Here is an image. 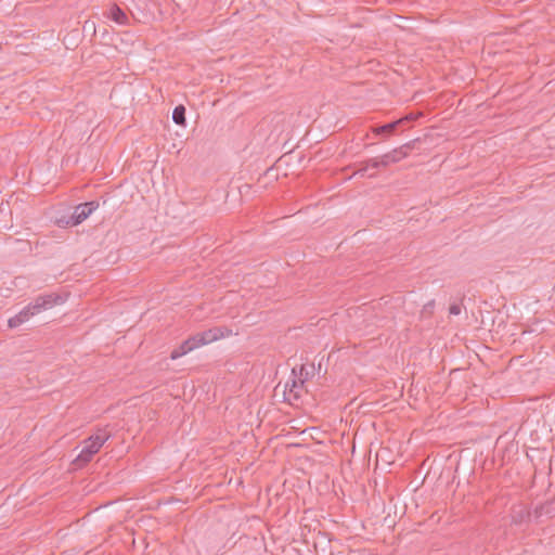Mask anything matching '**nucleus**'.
I'll return each mask as SVG.
<instances>
[{
  "instance_id": "f257e3e1",
  "label": "nucleus",
  "mask_w": 555,
  "mask_h": 555,
  "mask_svg": "<svg viewBox=\"0 0 555 555\" xmlns=\"http://www.w3.org/2000/svg\"><path fill=\"white\" fill-rule=\"evenodd\" d=\"M109 436V433L105 429H99L96 434L85 440L83 448L76 457L75 463L78 466H82L90 462L92 456L100 451Z\"/></svg>"
},
{
  "instance_id": "f03ea898",
  "label": "nucleus",
  "mask_w": 555,
  "mask_h": 555,
  "mask_svg": "<svg viewBox=\"0 0 555 555\" xmlns=\"http://www.w3.org/2000/svg\"><path fill=\"white\" fill-rule=\"evenodd\" d=\"M64 298L56 294H47L39 296L35 299L34 302L29 304V309L34 312V314H38L44 310L51 309L55 305L63 304Z\"/></svg>"
},
{
  "instance_id": "7ed1b4c3",
  "label": "nucleus",
  "mask_w": 555,
  "mask_h": 555,
  "mask_svg": "<svg viewBox=\"0 0 555 555\" xmlns=\"http://www.w3.org/2000/svg\"><path fill=\"white\" fill-rule=\"evenodd\" d=\"M99 204L95 202H89L78 205L72 217L66 221V225L74 227L85 221L93 210L98 208Z\"/></svg>"
},
{
  "instance_id": "20e7f679",
  "label": "nucleus",
  "mask_w": 555,
  "mask_h": 555,
  "mask_svg": "<svg viewBox=\"0 0 555 555\" xmlns=\"http://www.w3.org/2000/svg\"><path fill=\"white\" fill-rule=\"evenodd\" d=\"M411 144H404L398 149H395L380 156V163L383 167H387L391 164H396L409 155Z\"/></svg>"
},
{
  "instance_id": "39448f33",
  "label": "nucleus",
  "mask_w": 555,
  "mask_h": 555,
  "mask_svg": "<svg viewBox=\"0 0 555 555\" xmlns=\"http://www.w3.org/2000/svg\"><path fill=\"white\" fill-rule=\"evenodd\" d=\"M201 334H202V339L204 340L205 345H207V344L214 343L220 338L229 336L231 334V331H229L224 327H214V328L204 331Z\"/></svg>"
},
{
  "instance_id": "423d86ee",
  "label": "nucleus",
  "mask_w": 555,
  "mask_h": 555,
  "mask_svg": "<svg viewBox=\"0 0 555 555\" xmlns=\"http://www.w3.org/2000/svg\"><path fill=\"white\" fill-rule=\"evenodd\" d=\"M105 16L118 25L129 24V17L117 4H112L105 13Z\"/></svg>"
},
{
  "instance_id": "0eeeda50",
  "label": "nucleus",
  "mask_w": 555,
  "mask_h": 555,
  "mask_svg": "<svg viewBox=\"0 0 555 555\" xmlns=\"http://www.w3.org/2000/svg\"><path fill=\"white\" fill-rule=\"evenodd\" d=\"M34 315H35L34 312L27 306L22 311H20L16 315L10 318L8 321V325L11 328L18 327L20 325L27 322Z\"/></svg>"
},
{
  "instance_id": "6e6552de",
  "label": "nucleus",
  "mask_w": 555,
  "mask_h": 555,
  "mask_svg": "<svg viewBox=\"0 0 555 555\" xmlns=\"http://www.w3.org/2000/svg\"><path fill=\"white\" fill-rule=\"evenodd\" d=\"M403 124H404V119H398L393 122L374 128L373 132L376 134L390 135L393 133V131L397 129L398 126L403 125Z\"/></svg>"
},
{
  "instance_id": "1a4fd4ad",
  "label": "nucleus",
  "mask_w": 555,
  "mask_h": 555,
  "mask_svg": "<svg viewBox=\"0 0 555 555\" xmlns=\"http://www.w3.org/2000/svg\"><path fill=\"white\" fill-rule=\"evenodd\" d=\"M185 345H186V350H194L198 347H202V346H205V343L204 340L202 339V334L201 333H197L195 335H193L192 337H190L189 339H186L185 341Z\"/></svg>"
},
{
  "instance_id": "9d476101",
  "label": "nucleus",
  "mask_w": 555,
  "mask_h": 555,
  "mask_svg": "<svg viewBox=\"0 0 555 555\" xmlns=\"http://www.w3.org/2000/svg\"><path fill=\"white\" fill-rule=\"evenodd\" d=\"M383 167L380 163V156L376 158H372L364 163V165L356 172L357 175L364 176L369 168H379Z\"/></svg>"
},
{
  "instance_id": "9b49d317",
  "label": "nucleus",
  "mask_w": 555,
  "mask_h": 555,
  "mask_svg": "<svg viewBox=\"0 0 555 555\" xmlns=\"http://www.w3.org/2000/svg\"><path fill=\"white\" fill-rule=\"evenodd\" d=\"M172 119L177 125H185V108L183 105L176 106L172 113Z\"/></svg>"
},
{
  "instance_id": "f8f14e48",
  "label": "nucleus",
  "mask_w": 555,
  "mask_h": 555,
  "mask_svg": "<svg viewBox=\"0 0 555 555\" xmlns=\"http://www.w3.org/2000/svg\"><path fill=\"white\" fill-rule=\"evenodd\" d=\"M185 348H186V345L183 341V344L179 348L175 349L171 352V359L176 360L191 351V350H186Z\"/></svg>"
},
{
  "instance_id": "ddd939ff",
  "label": "nucleus",
  "mask_w": 555,
  "mask_h": 555,
  "mask_svg": "<svg viewBox=\"0 0 555 555\" xmlns=\"http://www.w3.org/2000/svg\"><path fill=\"white\" fill-rule=\"evenodd\" d=\"M304 387V380L302 379H299V380H293V385H292V388H291V392H294L295 393V397H298L299 396V390Z\"/></svg>"
},
{
  "instance_id": "4468645a",
  "label": "nucleus",
  "mask_w": 555,
  "mask_h": 555,
  "mask_svg": "<svg viewBox=\"0 0 555 555\" xmlns=\"http://www.w3.org/2000/svg\"><path fill=\"white\" fill-rule=\"evenodd\" d=\"M450 314L457 315L461 313V307L459 305H451L449 308Z\"/></svg>"
},
{
  "instance_id": "2eb2a0df",
  "label": "nucleus",
  "mask_w": 555,
  "mask_h": 555,
  "mask_svg": "<svg viewBox=\"0 0 555 555\" xmlns=\"http://www.w3.org/2000/svg\"><path fill=\"white\" fill-rule=\"evenodd\" d=\"M434 306H435L434 301L428 302L427 305L424 306L423 312L431 313Z\"/></svg>"
},
{
  "instance_id": "dca6fc26",
  "label": "nucleus",
  "mask_w": 555,
  "mask_h": 555,
  "mask_svg": "<svg viewBox=\"0 0 555 555\" xmlns=\"http://www.w3.org/2000/svg\"><path fill=\"white\" fill-rule=\"evenodd\" d=\"M416 117H417L416 115L410 114V115H406L405 117H403L402 119H404V122H406V121L415 120Z\"/></svg>"
}]
</instances>
